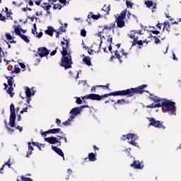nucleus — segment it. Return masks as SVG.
I'll return each instance as SVG.
<instances>
[{"label": "nucleus", "mask_w": 181, "mask_h": 181, "mask_svg": "<svg viewBox=\"0 0 181 181\" xmlns=\"http://www.w3.org/2000/svg\"><path fill=\"white\" fill-rule=\"evenodd\" d=\"M147 119L150 122L149 126L154 127L155 128H160L161 129H165L166 127L160 123V121L155 119L153 117H148Z\"/></svg>", "instance_id": "423d86ee"}, {"label": "nucleus", "mask_w": 181, "mask_h": 181, "mask_svg": "<svg viewBox=\"0 0 181 181\" xmlns=\"http://www.w3.org/2000/svg\"><path fill=\"white\" fill-rule=\"evenodd\" d=\"M14 32L16 33V35H18V36H21V35H22V33H21V29L19 28V27H16L15 29H14Z\"/></svg>", "instance_id": "72a5a7b5"}, {"label": "nucleus", "mask_w": 181, "mask_h": 181, "mask_svg": "<svg viewBox=\"0 0 181 181\" xmlns=\"http://www.w3.org/2000/svg\"><path fill=\"white\" fill-rule=\"evenodd\" d=\"M34 2L35 4V5H37V6H40V3L42 1H40V0H38V1L35 0Z\"/></svg>", "instance_id": "bf43d9fd"}, {"label": "nucleus", "mask_w": 181, "mask_h": 181, "mask_svg": "<svg viewBox=\"0 0 181 181\" xmlns=\"http://www.w3.org/2000/svg\"><path fill=\"white\" fill-rule=\"evenodd\" d=\"M146 108H155V104L151 103V105H147Z\"/></svg>", "instance_id": "5fc2aeb1"}, {"label": "nucleus", "mask_w": 181, "mask_h": 181, "mask_svg": "<svg viewBox=\"0 0 181 181\" xmlns=\"http://www.w3.org/2000/svg\"><path fill=\"white\" fill-rule=\"evenodd\" d=\"M98 88V86H93L91 88L92 93H95V88Z\"/></svg>", "instance_id": "0e129e2a"}, {"label": "nucleus", "mask_w": 181, "mask_h": 181, "mask_svg": "<svg viewBox=\"0 0 181 181\" xmlns=\"http://www.w3.org/2000/svg\"><path fill=\"white\" fill-rule=\"evenodd\" d=\"M61 54L62 57L61 62H59V66L61 67H64V70L71 69V64H73V61L71 59V51H69V52L62 51Z\"/></svg>", "instance_id": "f03ea898"}, {"label": "nucleus", "mask_w": 181, "mask_h": 181, "mask_svg": "<svg viewBox=\"0 0 181 181\" xmlns=\"http://www.w3.org/2000/svg\"><path fill=\"white\" fill-rule=\"evenodd\" d=\"M28 19L30 18L31 22H33L35 21V19H37V18L35 17V16H33L30 18V17H28Z\"/></svg>", "instance_id": "e2e57ef3"}, {"label": "nucleus", "mask_w": 181, "mask_h": 181, "mask_svg": "<svg viewBox=\"0 0 181 181\" xmlns=\"http://www.w3.org/2000/svg\"><path fill=\"white\" fill-rule=\"evenodd\" d=\"M81 35L83 36V37H86L87 36V31H86L85 29L81 30Z\"/></svg>", "instance_id": "4c0bfd02"}, {"label": "nucleus", "mask_w": 181, "mask_h": 181, "mask_svg": "<svg viewBox=\"0 0 181 181\" xmlns=\"http://www.w3.org/2000/svg\"><path fill=\"white\" fill-rule=\"evenodd\" d=\"M51 5H54V6H53L54 11L56 9H59V11H60V9H62V8H63V6H62V5L60 4H54L53 3H51Z\"/></svg>", "instance_id": "473e14b6"}, {"label": "nucleus", "mask_w": 181, "mask_h": 181, "mask_svg": "<svg viewBox=\"0 0 181 181\" xmlns=\"http://www.w3.org/2000/svg\"><path fill=\"white\" fill-rule=\"evenodd\" d=\"M52 151H54V152H56L57 155H59V156H62V158H63V159L64 160V153H63V151H62V149L54 146H52Z\"/></svg>", "instance_id": "a211bd4d"}, {"label": "nucleus", "mask_w": 181, "mask_h": 181, "mask_svg": "<svg viewBox=\"0 0 181 181\" xmlns=\"http://www.w3.org/2000/svg\"><path fill=\"white\" fill-rule=\"evenodd\" d=\"M37 54H39L40 57H47L49 56V49L47 48L42 47L38 48L37 52Z\"/></svg>", "instance_id": "1a4fd4ad"}, {"label": "nucleus", "mask_w": 181, "mask_h": 181, "mask_svg": "<svg viewBox=\"0 0 181 181\" xmlns=\"http://www.w3.org/2000/svg\"><path fill=\"white\" fill-rule=\"evenodd\" d=\"M60 131H62V129L60 128L49 129V134H59L60 133Z\"/></svg>", "instance_id": "c756f323"}, {"label": "nucleus", "mask_w": 181, "mask_h": 181, "mask_svg": "<svg viewBox=\"0 0 181 181\" xmlns=\"http://www.w3.org/2000/svg\"><path fill=\"white\" fill-rule=\"evenodd\" d=\"M56 124H57V127H60L62 124V120H60L59 119H56Z\"/></svg>", "instance_id": "09e8293b"}, {"label": "nucleus", "mask_w": 181, "mask_h": 181, "mask_svg": "<svg viewBox=\"0 0 181 181\" xmlns=\"http://www.w3.org/2000/svg\"><path fill=\"white\" fill-rule=\"evenodd\" d=\"M150 32H151V33H153V35H159V33H160L159 30H150Z\"/></svg>", "instance_id": "8fccbe9b"}, {"label": "nucleus", "mask_w": 181, "mask_h": 181, "mask_svg": "<svg viewBox=\"0 0 181 181\" xmlns=\"http://www.w3.org/2000/svg\"><path fill=\"white\" fill-rule=\"evenodd\" d=\"M32 145H33V146H39V142L33 141Z\"/></svg>", "instance_id": "774afa93"}, {"label": "nucleus", "mask_w": 181, "mask_h": 181, "mask_svg": "<svg viewBox=\"0 0 181 181\" xmlns=\"http://www.w3.org/2000/svg\"><path fill=\"white\" fill-rule=\"evenodd\" d=\"M160 107H162V104L160 105V103L154 104V108H159Z\"/></svg>", "instance_id": "13d9d810"}, {"label": "nucleus", "mask_w": 181, "mask_h": 181, "mask_svg": "<svg viewBox=\"0 0 181 181\" xmlns=\"http://www.w3.org/2000/svg\"><path fill=\"white\" fill-rule=\"evenodd\" d=\"M161 108H165V111L170 115H176V103L169 100L163 99Z\"/></svg>", "instance_id": "7ed1b4c3"}, {"label": "nucleus", "mask_w": 181, "mask_h": 181, "mask_svg": "<svg viewBox=\"0 0 181 181\" xmlns=\"http://www.w3.org/2000/svg\"><path fill=\"white\" fill-rule=\"evenodd\" d=\"M13 128H16V129H18L20 132H22V131H23V128L21 126H15V127H13Z\"/></svg>", "instance_id": "c03bdc74"}, {"label": "nucleus", "mask_w": 181, "mask_h": 181, "mask_svg": "<svg viewBox=\"0 0 181 181\" xmlns=\"http://www.w3.org/2000/svg\"><path fill=\"white\" fill-rule=\"evenodd\" d=\"M101 45H103V40L100 41V43L93 44L92 45V49H90V52L92 53H100V50L101 49Z\"/></svg>", "instance_id": "ddd939ff"}, {"label": "nucleus", "mask_w": 181, "mask_h": 181, "mask_svg": "<svg viewBox=\"0 0 181 181\" xmlns=\"http://www.w3.org/2000/svg\"><path fill=\"white\" fill-rule=\"evenodd\" d=\"M158 5V4H156V3H154L153 4V5L152 6V7L151 8H152V12H153V11H155L156 9V6Z\"/></svg>", "instance_id": "6e6d98bb"}, {"label": "nucleus", "mask_w": 181, "mask_h": 181, "mask_svg": "<svg viewBox=\"0 0 181 181\" xmlns=\"http://www.w3.org/2000/svg\"><path fill=\"white\" fill-rule=\"evenodd\" d=\"M150 100L152 101H154V103H159L163 101V99H160V98L156 96V95H153L152 94L150 93Z\"/></svg>", "instance_id": "4be33fe9"}, {"label": "nucleus", "mask_w": 181, "mask_h": 181, "mask_svg": "<svg viewBox=\"0 0 181 181\" xmlns=\"http://www.w3.org/2000/svg\"><path fill=\"white\" fill-rule=\"evenodd\" d=\"M102 11L105 12V15H110V11H111V8H110V6H107V5H105L102 8Z\"/></svg>", "instance_id": "cd10ccee"}, {"label": "nucleus", "mask_w": 181, "mask_h": 181, "mask_svg": "<svg viewBox=\"0 0 181 181\" xmlns=\"http://www.w3.org/2000/svg\"><path fill=\"white\" fill-rule=\"evenodd\" d=\"M28 150L29 151H33L34 150L33 146H31L32 144L30 142L28 141Z\"/></svg>", "instance_id": "a18cd8bd"}, {"label": "nucleus", "mask_w": 181, "mask_h": 181, "mask_svg": "<svg viewBox=\"0 0 181 181\" xmlns=\"http://www.w3.org/2000/svg\"><path fill=\"white\" fill-rule=\"evenodd\" d=\"M154 39V43H156V45H159V43H160V40H159V38H158L156 36L153 37Z\"/></svg>", "instance_id": "58836bf2"}, {"label": "nucleus", "mask_w": 181, "mask_h": 181, "mask_svg": "<svg viewBox=\"0 0 181 181\" xmlns=\"http://www.w3.org/2000/svg\"><path fill=\"white\" fill-rule=\"evenodd\" d=\"M96 87H101L102 88H107L110 90V83H107L105 86L104 85H96Z\"/></svg>", "instance_id": "f704fd0d"}, {"label": "nucleus", "mask_w": 181, "mask_h": 181, "mask_svg": "<svg viewBox=\"0 0 181 181\" xmlns=\"http://www.w3.org/2000/svg\"><path fill=\"white\" fill-rule=\"evenodd\" d=\"M95 156H97V152L89 153L88 157L84 158V163L85 162H87V160L89 162H95V160H97V158Z\"/></svg>", "instance_id": "f8f14e48"}, {"label": "nucleus", "mask_w": 181, "mask_h": 181, "mask_svg": "<svg viewBox=\"0 0 181 181\" xmlns=\"http://www.w3.org/2000/svg\"><path fill=\"white\" fill-rule=\"evenodd\" d=\"M144 4H145V5H146V6L147 7V8H152V6H153V1H151V0H148V1H146L145 2H144Z\"/></svg>", "instance_id": "7c9ffc66"}, {"label": "nucleus", "mask_w": 181, "mask_h": 181, "mask_svg": "<svg viewBox=\"0 0 181 181\" xmlns=\"http://www.w3.org/2000/svg\"><path fill=\"white\" fill-rule=\"evenodd\" d=\"M114 53H115V56L114 55H112L111 57H110V62H112V60H114V59H117V60H119V63H120V64H121V63H122V56H121L119 54H118V50H115V52H114Z\"/></svg>", "instance_id": "f3484780"}, {"label": "nucleus", "mask_w": 181, "mask_h": 181, "mask_svg": "<svg viewBox=\"0 0 181 181\" xmlns=\"http://www.w3.org/2000/svg\"><path fill=\"white\" fill-rule=\"evenodd\" d=\"M83 62L86 66H91V58L85 57V58L83 59Z\"/></svg>", "instance_id": "a878e982"}, {"label": "nucleus", "mask_w": 181, "mask_h": 181, "mask_svg": "<svg viewBox=\"0 0 181 181\" xmlns=\"http://www.w3.org/2000/svg\"><path fill=\"white\" fill-rule=\"evenodd\" d=\"M32 95H35V90L32 92L29 87H25V97H32Z\"/></svg>", "instance_id": "b1692460"}, {"label": "nucleus", "mask_w": 181, "mask_h": 181, "mask_svg": "<svg viewBox=\"0 0 181 181\" xmlns=\"http://www.w3.org/2000/svg\"><path fill=\"white\" fill-rule=\"evenodd\" d=\"M132 47H134V46H136V45H139V46H143L144 42L142 40H139L138 41V37H136L134 40H133V42H132Z\"/></svg>", "instance_id": "aec40b11"}, {"label": "nucleus", "mask_w": 181, "mask_h": 181, "mask_svg": "<svg viewBox=\"0 0 181 181\" xmlns=\"http://www.w3.org/2000/svg\"><path fill=\"white\" fill-rule=\"evenodd\" d=\"M37 37H42V36H43V33L42 32H40L38 34H37Z\"/></svg>", "instance_id": "338daca9"}, {"label": "nucleus", "mask_w": 181, "mask_h": 181, "mask_svg": "<svg viewBox=\"0 0 181 181\" xmlns=\"http://www.w3.org/2000/svg\"><path fill=\"white\" fill-rule=\"evenodd\" d=\"M53 32H56V30L53 27L48 26L47 30L45 31V33L49 36H53Z\"/></svg>", "instance_id": "412c9836"}, {"label": "nucleus", "mask_w": 181, "mask_h": 181, "mask_svg": "<svg viewBox=\"0 0 181 181\" xmlns=\"http://www.w3.org/2000/svg\"><path fill=\"white\" fill-rule=\"evenodd\" d=\"M115 104H120L121 105H124V104H129V101H127L124 99H119Z\"/></svg>", "instance_id": "c85d7f7f"}, {"label": "nucleus", "mask_w": 181, "mask_h": 181, "mask_svg": "<svg viewBox=\"0 0 181 181\" xmlns=\"http://www.w3.org/2000/svg\"><path fill=\"white\" fill-rule=\"evenodd\" d=\"M19 66L20 67H21V69H25L26 67V66L25 65V64L20 62L19 63Z\"/></svg>", "instance_id": "680f3d73"}, {"label": "nucleus", "mask_w": 181, "mask_h": 181, "mask_svg": "<svg viewBox=\"0 0 181 181\" xmlns=\"http://www.w3.org/2000/svg\"><path fill=\"white\" fill-rule=\"evenodd\" d=\"M0 21H1V22H5V21H6V18L5 16H2L1 13H0Z\"/></svg>", "instance_id": "49530a36"}, {"label": "nucleus", "mask_w": 181, "mask_h": 181, "mask_svg": "<svg viewBox=\"0 0 181 181\" xmlns=\"http://www.w3.org/2000/svg\"><path fill=\"white\" fill-rule=\"evenodd\" d=\"M14 72H15L16 74H18V73H21V69H19V66H18V65H16V66H15Z\"/></svg>", "instance_id": "e433bc0d"}, {"label": "nucleus", "mask_w": 181, "mask_h": 181, "mask_svg": "<svg viewBox=\"0 0 181 181\" xmlns=\"http://www.w3.org/2000/svg\"><path fill=\"white\" fill-rule=\"evenodd\" d=\"M60 32H66V28H64L63 23H62V26L59 27Z\"/></svg>", "instance_id": "de8ad7c7"}, {"label": "nucleus", "mask_w": 181, "mask_h": 181, "mask_svg": "<svg viewBox=\"0 0 181 181\" xmlns=\"http://www.w3.org/2000/svg\"><path fill=\"white\" fill-rule=\"evenodd\" d=\"M47 134H50V132H49V130H47V132H44L41 134V135L42 136H47Z\"/></svg>", "instance_id": "603ef678"}, {"label": "nucleus", "mask_w": 181, "mask_h": 181, "mask_svg": "<svg viewBox=\"0 0 181 181\" xmlns=\"http://www.w3.org/2000/svg\"><path fill=\"white\" fill-rule=\"evenodd\" d=\"M33 152L31 150H28L27 154H26V158H29V156L32 155Z\"/></svg>", "instance_id": "052dcab7"}, {"label": "nucleus", "mask_w": 181, "mask_h": 181, "mask_svg": "<svg viewBox=\"0 0 181 181\" xmlns=\"http://www.w3.org/2000/svg\"><path fill=\"white\" fill-rule=\"evenodd\" d=\"M20 37L24 40V42H25V43H29L30 42V40H29V38H28V36H26L25 35L21 34Z\"/></svg>", "instance_id": "2f4dec72"}, {"label": "nucleus", "mask_w": 181, "mask_h": 181, "mask_svg": "<svg viewBox=\"0 0 181 181\" xmlns=\"http://www.w3.org/2000/svg\"><path fill=\"white\" fill-rule=\"evenodd\" d=\"M91 18L94 21H98L101 18V14L95 15L93 12H90V14L88 15V19L86 20L89 25H91Z\"/></svg>", "instance_id": "9b49d317"}, {"label": "nucleus", "mask_w": 181, "mask_h": 181, "mask_svg": "<svg viewBox=\"0 0 181 181\" xmlns=\"http://www.w3.org/2000/svg\"><path fill=\"white\" fill-rule=\"evenodd\" d=\"M130 166L134 168V169H144V165H142V163L139 162V160H134Z\"/></svg>", "instance_id": "2eb2a0df"}, {"label": "nucleus", "mask_w": 181, "mask_h": 181, "mask_svg": "<svg viewBox=\"0 0 181 181\" xmlns=\"http://www.w3.org/2000/svg\"><path fill=\"white\" fill-rule=\"evenodd\" d=\"M128 12V10L127 8H124L121 13L120 15L118 16L115 20V22L117 23V28H122L124 26H125V17L127 16V13Z\"/></svg>", "instance_id": "20e7f679"}, {"label": "nucleus", "mask_w": 181, "mask_h": 181, "mask_svg": "<svg viewBox=\"0 0 181 181\" xmlns=\"http://www.w3.org/2000/svg\"><path fill=\"white\" fill-rule=\"evenodd\" d=\"M127 139L129 140V144H130V145H133V146H136V145H138V144L135 142L136 139H138V137L135 136V134H128L126 136L123 135L122 140L127 141ZM129 139H132V140L129 141Z\"/></svg>", "instance_id": "39448f33"}, {"label": "nucleus", "mask_w": 181, "mask_h": 181, "mask_svg": "<svg viewBox=\"0 0 181 181\" xmlns=\"http://www.w3.org/2000/svg\"><path fill=\"white\" fill-rule=\"evenodd\" d=\"M65 42V47H62V52L66 51V53H69V52H71V49H70V41L69 40L63 38Z\"/></svg>", "instance_id": "dca6fc26"}, {"label": "nucleus", "mask_w": 181, "mask_h": 181, "mask_svg": "<svg viewBox=\"0 0 181 181\" xmlns=\"http://www.w3.org/2000/svg\"><path fill=\"white\" fill-rule=\"evenodd\" d=\"M83 108H88V105H82L81 107H74L70 111V114H71L73 117L78 115Z\"/></svg>", "instance_id": "9d476101"}, {"label": "nucleus", "mask_w": 181, "mask_h": 181, "mask_svg": "<svg viewBox=\"0 0 181 181\" xmlns=\"http://www.w3.org/2000/svg\"><path fill=\"white\" fill-rule=\"evenodd\" d=\"M126 6H127V8H130L131 9H132V3H131V1H126Z\"/></svg>", "instance_id": "ea45409f"}, {"label": "nucleus", "mask_w": 181, "mask_h": 181, "mask_svg": "<svg viewBox=\"0 0 181 181\" xmlns=\"http://www.w3.org/2000/svg\"><path fill=\"white\" fill-rule=\"evenodd\" d=\"M115 26V23H112L109 24L108 25H104L103 32H104V30H111V29H112V28H114Z\"/></svg>", "instance_id": "393cba45"}, {"label": "nucleus", "mask_w": 181, "mask_h": 181, "mask_svg": "<svg viewBox=\"0 0 181 181\" xmlns=\"http://www.w3.org/2000/svg\"><path fill=\"white\" fill-rule=\"evenodd\" d=\"M146 87H148V85L143 84L136 88H131L126 90H117L115 92H111L110 93H105L103 95H100L95 93H91L86 96H83L81 98L82 100H88V98H89L90 100L101 101V100H104V98H107V97H110L111 95H114V96L119 95L122 97H133V95H135V94L141 95V94H143L144 93H148L149 94V90H144V88H146Z\"/></svg>", "instance_id": "f257e3e1"}, {"label": "nucleus", "mask_w": 181, "mask_h": 181, "mask_svg": "<svg viewBox=\"0 0 181 181\" xmlns=\"http://www.w3.org/2000/svg\"><path fill=\"white\" fill-rule=\"evenodd\" d=\"M6 78L8 79V85L9 86L7 93L9 94L10 97H13L15 93H12V91H13V83H15V81L12 76H7Z\"/></svg>", "instance_id": "0eeeda50"}, {"label": "nucleus", "mask_w": 181, "mask_h": 181, "mask_svg": "<svg viewBox=\"0 0 181 181\" xmlns=\"http://www.w3.org/2000/svg\"><path fill=\"white\" fill-rule=\"evenodd\" d=\"M73 119H74V116L71 115L66 121L62 122V125H64L65 127L71 125V122L73 121Z\"/></svg>", "instance_id": "5701e85b"}, {"label": "nucleus", "mask_w": 181, "mask_h": 181, "mask_svg": "<svg viewBox=\"0 0 181 181\" xmlns=\"http://www.w3.org/2000/svg\"><path fill=\"white\" fill-rule=\"evenodd\" d=\"M10 112H11V113H13V114H15V113H16V112H15V105L11 104V105H10Z\"/></svg>", "instance_id": "c9c22d12"}, {"label": "nucleus", "mask_w": 181, "mask_h": 181, "mask_svg": "<svg viewBox=\"0 0 181 181\" xmlns=\"http://www.w3.org/2000/svg\"><path fill=\"white\" fill-rule=\"evenodd\" d=\"M27 97V103L30 104V101H32L31 96H26Z\"/></svg>", "instance_id": "4d7b16f0"}, {"label": "nucleus", "mask_w": 181, "mask_h": 181, "mask_svg": "<svg viewBox=\"0 0 181 181\" xmlns=\"http://www.w3.org/2000/svg\"><path fill=\"white\" fill-rule=\"evenodd\" d=\"M6 37L7 39V40H12V35H11V34L9 33H6Z\"/></svg>", "instance_id": "79ce46f5"}, {"label": "nucleus", "mask_w": 181, "mask_h": 181, "mask_svg": "<svg viewBox=\"0 0 181 181\" xmlns=\"http://www.w3.org/2000/svg\"><path fill=\"white\" fill-rule=\"evenodd\" d=\"M60 4H63L64 6H65L66 4H67V0H58Z\"/></svg>", "instance_id": "864d4df0"}, {"label": "nucleus", "mask_w": 181, "mask_h": 181, "mask_svg": "<svg viewBox=\"0 0 181 181\" xmlns=\"http://www.w3.org/2000/svg\"><path fill=\"white\" fill-rule=\"evenodd\" d=\"M76 103V104H81V103H83V100H81V98H77Z\"/></svg>", "instance_id": "3c124183"}, {"label": "nucleus", "mask_w": 181, "mask_h": 181, "mask_svg": "<svg viewBox=\"0 0 181 181\" xmlns=\"http://www.w3.org/2000/svg\"><path fill=\"white\" fill-rule=\"evenodd\" d=\"M15 121H16V113H11L8 124L11 128H13V127H15Z\"/></svg>", "instance_id": "4468645a"}, {"label": "nucleus", "mask_w": 181, "mask_h": 181, "mask_svg": "<svg viewBox=\"0 0 181 181\" xmlns=\"http://www.w3.org/2000/svg\"><path fill=\"white\" fill-rule=\"evenodd\" d=\"M107 42H109L110 43H112V37H111V35H109Z\"/></svg>", "instance_id": "69168bd1"}, {"label": "nucleus", "mask_w": 181, "mask_h": 181, "mask_svg": "<svg viewBox=\"0 0 181 181\" xmlns=\"http://www.w3.org/2000/svg\"><path fill=\"white\" fill-rule=\"evenodd\" d=\"M45 142H49L51 145H54V144H57V146H62V141L57 140V137H45Z\"/></svg>", "instance_id": "6e6552de"}, {"label": "nucleus", "mask_w": 181, "mask_h": 181, "mask_svg": "<svg viewBox=\"0 0 181 181\" xmlns=\"http://www.w3.org/2000/svg\"><path fill=\"white\" fill-rule=\"evenodd\" d=\"M57 49H59L58 47H57L55 48V50H53L52 52H51L50 53V56H54V54H56L57 53Z\"/></svg>", "instance_id": "37998d69"}, {"label": "nucleus", "mask_w": 181, "mask_h": 181, "mask_svg": "<svg viewBox=\"0 0 181 181\" xmlns=\"http://www.w3.org/2000/svg\"><path fill=\"white\" fill-rule=\"evenodd\" d=\"M135 35H136V30H132L130 31V33L128 34V36L129 37H130V39H133V40H135V39L136 38Z\"/></svg>", "instance_id": "bb28decb"}, {"label": "nucleus", "mask_w": 181, "mask_h": 181, "mask_svg": "<svg viewBox=\"0 0 181 181\" xmlns=\"http://www.w3.org/2000/svg\"><path fill=\"white\" fill-rule=\"evenodd\" d=\"M6 128L8 132H15V130L9 127H8L7 124H6Z\"/></svg>", "instance_id": "a19ab883"}, {"label": "nucleus", "mask_w": 181, "mask_h": 181, "mask_svg": "<svg viewBox=\"0 0 181 181\" xmlns=\"http://www.w3.org/2000/svg\"><path fill=\"white\" fill-rule=\"evenodd\" d=\"M41 8H42L44 11H46L48 15H50L49 9L52 8L50 4L44 2L41 4Z\"/></svg>", "instance_id": "6ab92c4d"}]
</instances>
